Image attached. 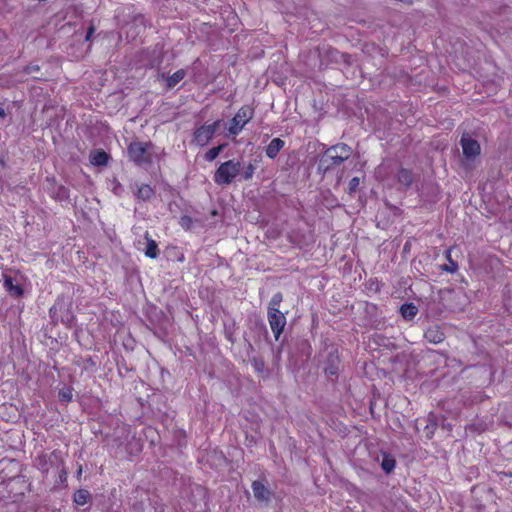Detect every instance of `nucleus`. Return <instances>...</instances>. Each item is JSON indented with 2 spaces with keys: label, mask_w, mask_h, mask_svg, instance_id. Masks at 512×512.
<instances>
[{
  "label": "nucleus",
  "mask_w": 512,
  "mask_h": 512,
  "mask_svg": "<svg viewBox=\"0 0 512 512\" xmlns=\"http://www.w3.org/2000/svg\"><path fill=\"white\" fill-rule=\"evenodd\" d=\"M251 364L254 367V369L259 373L263 372L265 369V363L260 358L254 357L253 359H251Z\"/></svg>",
  "instance_id": "obj_30"
},
{
  "label": "nucleus",
  "mask_w": 512,
  "mask_h": 512,
  "mask_svg": "<svg viewBox=\"0 0 512 512\" xmlns=\"http://www.w3.org/2000/svg\"><path fill=\"white\" fill-rule=\"evenodd\" d=\"M460 145L463 150V155L468 160H474L480 154L481 147L479 142L468 134L462 135Z\"/></svg>",
  "instance_id": "obj_9"
},
{
  "label": "nucleus",
  "mask_w": 512,
  "mask_h": 512,
  "mask_svg": "<svg viewBox=\"0 0 512 512\" xmlns=\"http://www.w3.org/2000/svg\"><path fill=\"white\" fill-rule=\"evenodd\" d=\"M282 300H283L282 293L278 292V293L274 294L273 297L271 298L269 304H268L267 310L270 309V308H273L275 310H279V305L282 302Z\"/></svg>",
  "instance_id": "obj_26"
},
{
  "label": "nucleus",
  "mask_w": 512,
  "mask_h": 512,
  "mask_svg": "<svg viewBox=\"0 0 512 512\" xmlns=\"http://www.w3.org/2000/svg\"><path fill=\"white\" fill-rule=\"evenodd\" d=\"M154 145L152 142L132 141L127 147V155L136 166L147 168L153 163Z\"/></svg>",
  "instance_id": "obj_2"
},
{
  "label": "nucleus",
  "mask_w": 512,
  "mask_h": 512,
  "mask_svg": "<svg viewBox=\"0 0 512 512\" xmlns=\"http://www.w3.org/2000/svg\"><path fill=\"white\" fill-rule=\"evenodd\" d=\"M3 286L10 296L21 297L24 293L23 288L19 284H14L11 276L4 275Z\"/></svg>",
  "instance_id": "obj_16"
},
{
  "label": "nucleus",
  "mask_w": 512,
  "mask_h": 512,
  "mask_svg": "<svg viewBox=\"0 0 512 512\" xmlns=\"http://www.w3.org/2000/svg\"><path fill=\"white\" fill-rule=\"evenodd\" d=\"M340 366V357L336 349L330 351L325 360L324 372L327 376H337Z\"/></svg>",
  "instance_id": "obj_10"
},
{
  "label": "nucleus",
  "mask_w": 512,
  "mask_h": 512,
  "mask_svg": "<svg viewBox=\"0 0 512 512\" xmlns=\"http://www.w3.org/2000/svg\"><path fill=\"white\" fill-rule=\"evenodd\" d=\"M40 70V67L39 65L37 64H29L27 66L24 67V73L26 74H35L37 73L38 71Z\"/></svg>",
  "instance_id": "obj_32"
},
{
  "label": "nucleus",
  "mask_w": 512,
  "mask_h": 512,
  "mask_svg": "<svg viewBox=\"0 0 512 512\" xmlns=\"http://www.w3.org/2000/svg\"><path fill=\"white\" fill-rule=\"evenodd\" d=\"M71 301L64 297H58L54 305L50 308L49 314L53 321H60L67 327H72L75 316L71 311Z\"/></svg>",
  "instance_id": "obj_3"
},
{
  "label": "nucleus",
  "mask_w": 512,
  "mask_h": 512,
  "mask_svg": "<svg viewBox=\"0 0 512 512\" xmlns=\"http://www.w3.org/2000/svg\"><path fill=\"white\" fill-rule=\"evenodd\" d=\"M253 114V109L250 106L241 107L229 122V134L238 135L244 128L245 124L252 119Z\"/></svg>",
  "instance_id": "obj_5"
},
{
  "label": "nucleus",
  "mask_w": 512,
  "mask_h": 512,
  "mask_svg": "<svg viewBox=\"0 0 512 512\" xmlns=\"http://www.w3.org/2000/svg\"><path fill=\"white\" fill-rule=\"evenodd\" d=\"M352 155V148L345 143L328 147L319 159L318 173L326 174L342 165Z\"/></svg>",
  "instance_id": "obj_1"
},
{
  "label": "nucleus",
  "mask_w": 512,
  "mask_h": 512,
  "mask_svg": "<svg viewBox=\"0 0 512 512\" xmlns=\"http://www.w3.org/2000/svg\"><path fill=\"white\" fill-rule=\"evenodd\" d=\"M396 465V460L393 456L387 453L382 454L381 468L386 474L391 473Z\"/></svg>",
  "instance_id": "obj_21"
},
{
  "label": "nucleus",
  "mask_w": 512,
  "mask_h": 512,
  "mask_svg": "<svg viewBox=\"0 0 512 512\" xmlns=\"http://www.w3.org/2000/svg\"><path fill=\"white\" fill-rule=\"evenodd\" d=\"M186 74L187 72L185 69H179L171 76H166L165 73H158L157 79L164 80L166 84V90H171L185 78Z\"/></svg>",
  "instance_id": "obj_12"
},
{
  "label": "nucleus",
  "mask_w": 512,
  "mask_h": 512,
  "mask_svg": "<svg viewBox=\"0 0 512 512\" xmlns=\"http://www.w3.org/2000/svg\"><path fill=\"white\" fill-rule=\"evenodd\" d=\"M89 158L94 166H106L110 156L102 149H95L90 152Z\"/></svg>",
  "instance_id": "obj_15"
},
{
  "label": "nucleus",
  "mask_w": 512,
  "mask_h": 512,
  "mask_svg": "<svg viewBox=\"0 0 512 512\" xmlns=\"http://www.w3.org/2000/svg\"><path fill=\"white\" fill-rule=\"evenodd\" d=\"M179 224L183 229L190 230L193 225V219L188 215H184L180 218Z\"/></svg>",
  "instance_id": "obj_28"
},
{
  "label": "nucleus",
  "mask_w": 512,
  "mask_h": 512,
  "mask_svg": "<svg viewBox=\"0 0 512 512\" xmlns=\"http://www.w3.org/2000/svg\"><path fill=\"white\" fill-rule=\"evenodd\" d=\"M51 196L57 201H65L69 198V189L64 185L54 184L51 190Z\"/></svg>",
  "instance_id": "obj_20"
},
{
  "label": "nucleus",
  "mask_w": 512,
  "mask_h": 512,
  "mask_svg": "<svg viewBox=\"0 0 512 512\" xmlns=\"http://www.w3.org/2000/svg\"><path fill=\"white\" fill-rule=\"evenodd\" d=\"M63 462L61 451L54 450L50 454H42L38 457V468L47 473L50 468H58Z\"/></svg>",
  "instance_id": "obj_7"
},
{
  "label": "nucleus",
  "mask_w": 512,
  "mask_h": 512,
  "mask_svg": "<svg viewBox=\"0 0 512 512\" xmlns=\"http://www.w3.org/2000/svg\"><path fill=\"white\" fill-rule=\"evenodd\" d=\"M255 170H256V166L251 161L248 163H244L243 170L241 173V179H243L245 181L252 179Z\"/></svg>",
  "instance_id": "obj_24"
},
{
  "label": "nucleus",
  "mask_w": 512,
  "mask_h": 512,
  "mask_svg": "<svg viewBox=\"0 0 512 512\" xmlns=\"http://www.w3.org/2000/svg\"><path fill=\"white\" fill-rule=\"evenodd\" d=\"M267 318L275 340L278 341L286 325L285 314L280 310L270 308L267 311Z\"/></svg>",
  "instance_id": "obj_6"
},
{
  "label": "nucleus",
  "mask_w": 512,
  "mask_h": 512,
  "mask_svg": "<svg viewBox=\"0 0 512 512\" xmlns=\"http://www.w3.org/2000/svg\"><path fill=\"white\" fill-rule=\"evenodd\" d=\"M72 389L71 388H64L61 389L58 393L59 400L61 402H70L72 400Z\"/></svg>",
  "instance_id": "obj_27"
},
{
  "label": "nucleus",
  "mask_w": 512,
  "mask_h": 512,
  "mask_svg": "<svg viewBox=\"0 0 512 512\" xmlns=\"http://www.w3.org/2000/svg\"><path fill=\"white\" fill-rule=\"evenodd\" d=\"M397 180L404 188H409L413 182V175L410 170L401 168L397 173Z\"/></svg>",
  "instance_id": "obj_19"
},
{
  "label": "nucleus",
  "mask_w": 512,
  "mask_h": 512,
  "mask_svg": "<svg viewBox=\"0 0 512 512\" xmlns=\"http://www.w3.org/2000/svg\"><path fill=\"white\" fill-rule=\"evenodd\" d=\"M241 163L235 160H228L220 164L214 173L213 180L220 186L230 185L240 173Z\"/></svg>",
  "instance_id": "obj_4"
},
{
  "label": "nucleus",
  "mask_w": 512,
  "mask_h": 512,
  "mask_svg": "<svg viewBox=\"0 0 512 512\" xmlns=\"http://www.w3.org/2000/svg\"><path fill=\"white\" fill-rule=\"evenodd\" d=\"M133 194L136 199L140 201H149L155 195V190L148 184L135 183L133 187Z\"/></svg>",
  "instance_id": "obj_11"
},
{
  "label": "nucleus",
  "mask_w": 512,
  "mask_h": 512,
  "mask_svg": "<svg viewBox=\"0 0 512 512\" xmlns=\"http://www.w3.org/2000/svg\"><path fill=\"white\" fill-rule=\"evenodd\" d=\"M285 142L280 138H274L266 147V156L270 159L276 158L280 150L284 147Z\"/></svg>",
  "instance_id": "obj_17"
},
{
  "label": "nucleus",
  "mask_w": 512,
  "mask_h": 512,
  "mask_svg": "<svg viewBox=\"0 0 512 512\" xmlns=\"http://www.w3.org/2000/svg\"><path fill=\"white\" fill-rule=\"evenodd\" d=\"M436 427V423L429 419V423L426 425L425 430L427 431V437L431 438Z\"/></svg>",
  "instance_id": "obj_33"
},
{
  "label": "nucleus",
  "mask_w": 512,
  "mask_h": 512,
  "mask_svg": "<svg viewBox=\"0 0 512 512\" xmlns=\"http://www.w3.org/2000/svg\"><path fill=\"white\" fill-rule=\"evenodd\" d=\"M145 239H146V248H145V255L151 259H155L159 255V248L158 244L155 240L151 239L149 237V233H145Z\"/></svg>",
  "instance_id": "obj_18"
},
{
  "label": "nucleus",
  "mask_w": 512,
  "mask_h": 512,
  "mask_svg": "<svg viewBox=\"0 0 512 512\" xmlns=\"http://www.w3.org/2000/svg\"><path fill=\"white\" fill-rule=\"evenodd\" d=\"M225 146H226V144H221L219 146L209 149L205 154V157H204L205 160L209 161V162L215 160Z\"/></svg>",
  "instance_id": "obj_25"
},
{
  "label": "nucleus",
  "mask_w": 512,
  "mask_h": 512,
  "mask_svg": "<svg viewBox=\"0 0 512 512\" xmlns=\"http://www.w3.org/2000/svg\"><path fill=\"white\" fill-rule=\"evenodd\" d=\"M447 258H448V260H449V264H448V265H447V264L443 265L442 269H443L444 271L449 272V273H454V272H456V271H457V269H458V265H457V263H456V262H454V261L451 259L450 254H448V255H447Z\"/></svg>",
  "instance_id": "obj_29"
},
{
  "label": "nucleus",
  "mask_w": 512,
  "mask_h": 512,
  "mask_svg": "<svg viewBox=\"0 0 512 512\" xmlns=\"http://www.w3.org/2000/svg\"><path fill=\"white\" fill-rule=\"evenodd\" d=\"M5 115V111L2 108H0V118H4Z\"/></svg>",
  "instance_id": "obj_35"
},
{
  "label": "nucleus",
  "mask_w": 512,
  "mask_h": 512,
  "mask_svg": "<svg viewBox=\"0 0 512 512\" xmlns=\"http://www.w3.org/2000/svg\"><path fill=\"white\" fill-rule=\"evenodd\" d=\"M418 312L417 307L413 303H405L400 307V313L406 320L413 319Z\"/></svg>",
  "instance_id": "obj_22"
},
{
  "label": "nucleus",
  "mask_w": 512,
  "mask_h": 512,
  "mask_svg": "<svg viewBox=\"0 0 512 512\" xmlns=\"http://www.w3.org/2000/svg\"><path fill=\"white\" fill-rule=\"evenodd\" d=\"M91 494L88 490L85 489H79L74 493V502L77 505L83 506L87 503V501L90 499Z\"/></svg>",
  "instance_id": "obj_23"
},
{
  "label": "nucleus",
  "mask_w": 512,
  "mask_h": 512,
  "mask_svg": "<svg viewBox=\"0 0 512 512\" xmlns=\"http://www.w3.org/2000/svg\"><path fill=\"white\" fill-rule=\"evenodd\" d=\"M219 125L220 120L209 125H202L194 132V141L201 146L206 145L212 139Z\"/></svg>",
  "instance_id": "obj_8"
},
{
  "label": "nucleus",
  "mask_w": 512,
  "mask_h": 512,
  "mask_svg": "<svg viewBox=\"0 0 512 512\" xmlns=\"http://www.w3.org/2000/svg\"><path fill=\"white\" fill-rule=\"evenodd\" d=\"M425 339L433 344H439L445 339V334L437 325L429 327L424 333Z\"/></svg>",
  "instance_id": "obj_14"
},
{
  "label": "nucleus",
  "mask_w": 512,
  "mask_h": 512,
  "mask_svg": "<svg viewBox=\"0 0 512 512\" xmlns=\"http://www.w3.org/2000/svg\"><path fill=\"white\" fill-rule=\"evenodd\" d=\"M252 491L254 497L259 502H269L271 499L270 490L259 480H256L252 483Z\"/></svg>",
  "instance_id": "obj_13"
},
{
  "label": "nucleus",
  "mask_w": 512,
  "mask_h": 512,
  "mask_svg": "<svg viewBox=\"0 0 512 512\" xmlns=\"http://www.w3.org/2000/svg\"><path fill=\"white\" fill-rule=\"evenodd\" d=\"M360 184V179L358 177H353L348 184V192L349 194H352L356 192Z\"/></svg>",
  "instance_id": "obj_31"
},
{
  "label": "nucleus",
  "mask_w": 512,
  "mask_h": 512,
  "mask_svg": "<svg viewBox=\"0 0 512 512\" xmlns=\"http://www.w3.org/2000/svg\"><path fill=\"white\" fill-rule=\"evenodd\" d=\"M94 31H95V28H94V26H93V25H91V26L88 28V31H87L86 36H85V40H86V41L90 40V38H91V36L93 35Z\"/></svg>",
  "instance_id": "obj_34"
}]
</instances>
